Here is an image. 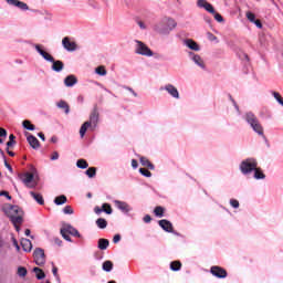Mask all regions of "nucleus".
<instances>
[{
  "label": "nucleus",
  "instance_id": "aec40b11",
  "mask_svg": "<svg viewBox=\"0 0 283 283\" xmlns=\"http://www.w3.org/2000/svg\"><path fill=\"white\" fill-rule=\"evenodd\" d=\"M21 247L23 251H25L27 253H30V251H32V241H30L29 239H22Z\"/></svg>",
  "mask_w": 283,
  "mask_h": 283
},
{
  "label": "nucleus",
  "instance_id": "69168bd1",
  "mask_svg": "<svg viewBox=\"0 0 283 283\" xmlns=\"http://www.w3.org/2000/svg\"><path fill=\"white\" fill-rule=\"evenodd\" d=\"M138 25H139V28H142V30H145V23L138 22Z\"/></svg>",
  "mask_w": 283,
  "mask_h": 283
},
{
  "label": "nucleus",
  "instance_id": "a211bd4d",
  "mask_svg": "<svg viewBox=\"0 0 283 283\" xmlns=\"http://www.w3.org/2000/svg\"><path fill=\"white\" fill-rule=\"evenodd\" d=\"M77 83H78V80L74 75H69L64 80V85L66 87H74V85H76Z\"/></svg>",
  "mask_w": 283,
  "mask_h": 283
},
{
  "label": "nucleus",
  "instance_id": "72a5a7b5",
  "mask_svg": "<svg viewBox=\"0 0 283 283\" xmlns=\"http://www.w3.org/2000/svg\"><path fill=\"white\" fill-rule=\"evenodd\" d=\"M96 226L98 229H107V220L99 218L96 220Z\"/></svg>",
  "mask_w": 283,
  "mask_h": 283
},
{
  "label": "nucleus",
  "instance_id": "de8ad7c7",
  "mask_svg": "<svg viewBox=\"0 0 283 283\" xmlns=\"http://www.w3.org/2000/svg\"><path fill=\"white\" fill-rule=\"evenodd\" d=\"M230 205L233 209H238L240 207V201H238V199H230Z\"/></svg>",
  "mask_w": 283,
  "mask_h": 283
},
{
  "label": "nucleus",
  "instance_id": "0eeeda50",
  "mask_svg": "<svg viewBox=\"0 0 283 283\" xmlns=\"http://www.w3.org/2000/svg\"><path fill=\"white\" fill-rule=\"evenodd\" d=\"M19 178L29 189H34V187H36V181H34V174L32 172L20 174Z\"/></svg>",
  "mask_w": 283,
  "mask_h": 283
},
{
  "label": "nucleus",
  "instance_id": "bb28decb",
  "mask_svg": "<svg viewBox=\"0 0 283 283\" xmlns=\"http://www.w3.org/2000/svg\"><path fill=\"white\" fill-rule=\"evenodd\" d=\"M22 125L24 127V129H28L29 132H34L36 129V126H34V124H32V122L30 120H23Z\"/></svg>",
  "mask_w": 283,
  "mask_h": 283
},
{
  "label": "nucleus",
  "instance_id": "2f4dec72",
  "mask_svg": "<svg viewBox=\"0 0 283 283\" xmlns=\"http://www.w3.org/2000/svg\"><path fill=\"white\" fill-rule=\"evenodd\" d=\"M76 167H78V169H87V167H90V164H87V160L85 159H78L76 161Z\"/></svg>",
  "mask_w": 283,
  "mask_h": 283
},
{
  "label": "nucleus",
  "instance_id": "3c124183",
  "mask_svg": "<svg viewBox=\"0 0 283 283\" xmlns=\"http://www.w3.org/2000/svg\"><path fill=\"white\" fill-rule=\"evenodd\" d=\"M13 247H15L17 251H21V247H19V241L12 238Z\"/></svg>",
  "mask_w": 283,
  "mask_h": 283
},
{
  "label": "nucleus",
  "instance_id": "f704fd0d",
  "mask_svg": "<svg viewBox=\"0 0 283 283\" xmlns=\"http://www.w3.org/2000/svg\"><path fill=\"white\" fill-rule=\"evenodd\" d=\"M192 60L197 65H199V67L205 69V61H202V57H200V55H193Z\"/></svg>",
  "mask_w": 283,
  "mask_h": 283
},
{
  "label": "nucleus",
  "instance_id": "cd10ccee",
  "mask_svg": "<svg viewBox=\"0 0 283 283\" xmlns=\"http://www.w3.org/2000/svg\"><path fill=\"white\" fill-rule=\"evenodd\" d=\"M254 178H255L256 180H264V178H266V175H264V172L262 171V169L255 168V169H254Z\"/></svg>",
  "mask_w": 283,
  "mask_h": 283
},
{
  "label": "nucleus",
  "instance_id": "f03ea898",
  "mask_svg": "<svg viewBox=\"0 0 283 283\" xmlns=\"http://www.w3.org/2000/svg\"><path fill=\"white\" fill-rule=\"evenodd\" d=\"M35 50L36 52H39L41 54V56L45 60L49 61L52 64V70L53 72H62V70L65 67V64L63 63V61L61 60H54V56H52L50 53L45 52L44 50H42L40 44L35 45Z\"/></svg>",
  "mask_w": 283,
  "mask_h": 283
},
{
  "label": "nucleus",
  "instance_id": "603ef678",
  "mask_svg": "<svg viewBox=\"0 0 283 283\" xmlns=\"http://www.w3.org/2000/svg\"><path fill=\"white\" fill-rule=\"evenodd\" d=\"M94 212H95L97 216H101V213H103V208L96 206V207L94 208Z\"/></svg>",
  "mask_w": 283,
  "mask_h": 283
},
{
  "label": "nucleus",
  "instance_id": "ddd939ff",
  "mask_svg": "<svg viewBox=\"0 0 283 283\" xmlns=\"http://www.w3.org/2000/svg\"><path fill=\"white\" fill-rule=\"evenodd\" d=\"M197 6L199 8H205L210 14H216V9L213 8V4L209 3L207 0H198Z\"/></svg>",
  "mask_w": 283,
  "mask_h": 283
},
{
  "label": "nucleus",
  "instance_id": "9d476101",
  "mask_svg": "<svg viewBox=\"0 0 283 283\" xmlns=\"http://www.w3.org/2000/svg\"><path fill=\"white\" fill-rule=\"evenodd\" d=\"M210 273L211 275H213L214 277H219L220 280H224V277L229 275L227 273V270H224V268L218 266V265L211 266Z\"/></svg>",
  "mask_w": 283,
  "mask_h": 283
},
{
  "label": "nucleus",
  "instance_id": "6ab92c4d",
  "mask_svg": "<svg viewBox=\"0 0 283 283\" xmlns=\"http://www.w3.org/2000/svg\"><path fill=\"white\" fill-rule=\"evenodd\" d=\"M166 25H167V29L165 31H161V34H168V32H171V30H174V28H176L177 25L176 20L168 18L166 20Z\"/></svg>",
  "mask_w": 283,
  "mask_h": 283
},
{
  "label": "nucleus",
  "instance_id": "49530a36",
  "mask_svg": "<svg viewBox=\"0 0 283 283\" xmlns=\"http://www.w3.org/2000/svg\"><path fill=\"white\" fill-rule=\"evenodd\" d=\"M212 14H214V19H216V21H218V23L224 22V18H222V14H220V13H218L216 11Z\"/></svg>",
  "mask_w": 283,
  "mask_h": 283
},
{
  "label": "nucleus",
  "instance_id": "412c9836",
  "mask_svg": "<svg viewBox=\"0 0 283 283\" xmlns=\"http://www.w3.org/2000/svg\"><path fill=\"white\" fill-rule=\"evenodd\" d=\"M139 163L143 167H147V169H150L151 171H154L155 166L154 164H151V161L148 160L147 157H140Z\"/></svg>",
  "mask_w": 283,
  "mask_h": 283
},
{
  "label": "nucleus",
  "instance_id": "393cba45",
  "mask_svg": "<svg viewBox=\"0 0 283 283\" xmlns=\"http://www.w3.org/2000/svg\"><path fill=\"white\" fill-rule=\"evenodd\" d=\"M57 107L60 109H64L65 114H70V104H67V102L61 99L59 103H57Z\"/></svg>",
  "mask_w": 283,
  "mask_h": 283
},
{
  "label": "nucleus",
  "instance_id": "052dcab7",
  "mask_svg": "<svg viewBox=\"0 0 283 283\" xmlns=\"http://www.w3.org/2000/svg\"><path fill=\"white\" fill-rule=\"evenodd\" d=\"M38 136L41 138V140L45 142V134L39 133Z\"/></svg>",
  "mask_w": 283,
  "mask_h": 283
},
{
  "label": "nucleus",
  "instance_id": "09e8293b",
  "mask_svg": "<svg viewBox=\"0 0 283 283\" xmlns=\"http://www.w3.org/2000/svg\"><path fill=\"white\" fill-rule=\"evenodd\" d=\"M143 221H144L146 224H149V222H151V216L146 214V216L144 217Z\"/></svg>",
  "mask_w": 283,
  "mask_h": 283
},
{
  "label": "nucleus",
  "instance_id": "a19ab883",
  "mask_svg": "<svg viewBox=\"0 0 283 283\" xmlns=\"http://www.w3.org/2000/svg\"><path fill=\"white\" fill-rule=\"evenodd\" d=\"M139 174H142V176H145V178H151V171L146 168H139Z\"/></svg>",
  "mask_w": 283,
  "mask_h": 283
},
{
  "label": "nucleus",
  "instance_id": "4c0bfd02",
  "mask_svg": "<svg viewBox=\"0 0 283 283\" xmlns=\"http://www.w3.org/2000/svg\"><path fill=\"white\" fill-rule=\"evenodd\" d=\"M102 211H104V213H107L108 216H111V213L113 211L112 206L109 203H103Z\"/></svg>",
  "mask_w": 283,
  "mask_h": 283
},
{
  "label": "nucleus",
  "instance_id": "c756f323",
  "mask_svg": "<svg viewBox=\"0 0 283 283\" xmlns=\"http://www.w3.org/2000/svg\"><path fill=\"white\" fill-rule=\"evenodd\" d=\"M33 273H35L36 280L45 279V272H43L40 268H34Z\"/></svg>",
  "mask_w": 283,
  "mask_h": 283
},
{
  "label": "nucleus",
  "instance_id": "e433bc0d",
  "mask_svg": "<svg viewBox=\"0 0 283 283\" xmlns=\"http://www.w3.org/2000/svg\"><path fill=\"white\" fill-rule=\"evenodd\" d=\"M96 74L99 76H106L107 75V70H105V66H97L95 69Z\"/></svg>",
  "mask_w": 283,
  "mask_h": 283
},
{
  "label": "nucleus",
  "instance_id": "6e6552de",
  "mask_svg": "<svg viewBox=\"0 0 283 283\" xmlns=\"http://www.w3.org/2000/svg\"><path fill=\"white\" fill-rule=\"evenodd\" d=\"M136 54H140L142 56H154V52L151 49H149V46L140 41H136Z\"/></svg>",
  "mask_w": 283,
  "mask_h": 283
},
{
  "label": "nucleus",
  "instance_id": "20e7f679",
  "mask_svg": "<svg viewBox=\"0 0 283 283\" xmlns=\"http://www.w3.org/2000/svg\"><path fill=\"white\" fill-rule=\"evenodd\" d=\"M96 127L98 125V108L95 106L90 115V120L85 122L81 128H80V136L81 138L85 137V134L87 133V129L90 127Z\"/></svg>",
  "mask_w": 283,
  "mask_h": 283
},
{
  "label": "nucleus",
  "instance_id": "13d9d810",
  "mask_svg": "<svg viewBox=\"0 0 283 283\" xmlns=\"http://www.w3.org/2000/svg\"><path fill=\"white\" fill-rule=\"evenodd\" d=\"M253 23H254V25H256V28L262 29V21H260V20H254Z\"/></svg>",
  "mask_w": 283,
  "mask_h": 283
},
{
  "label": "nucleus",
  "instance_id": "79ce46f5",
  "mask_svg": "<svg viewBox=\"0 0 283 283\" xmlns=\"http://www.w3.org/2000/svg\"><path fill=\"white\" fill-rule=\"evenodd\" d=\"M15 138L17 137L13 134H11L9 136V142L7 143V147H12V145H17V140H14Z\"/></svg>",
  "mask_w": 283,
  "mask_h": 283
},
{
  "label": "nucleus",
  "instance_id": "473e14b6",
  "mask_svg": "<svg viewBox=\"0 0 283 283\" xmlns=\"http://www.w3.org/2000/svg\"><path fill=\"white\" fill-rule=\"evenodd\" d=\"M114 269V263L112 261H105L103 263V271H106V273H109Z\"/></svg>",
  "mask_w": 283,
  "mask_h": 283
},
{
  "label": "nucleus",
  "instance_id": "5fc2aeb1",
  "mask_svg": "<svg viewBox=\"0 0 283 283\" xmlns=\"http://www.w3.org/2000/svg\"><path fill=\"white\" fill-rule=\"evenodd\" d=\"M52 273L55 277H59V268L57 266H53L52 269Z\"/></svg>",
  "mask_w": 283,
  "mask_h": 283
},
{
  "label": "nucleus",
  "instance_id": "2eb2a0df",
  "mask_svg": "<svg viewBox=\"0 0 283 283\" xmlns=\"http://www.w3.org/2000/svg\"><path fill=\"white\" fill-rule=\"evenodd\" d=\"M27 140L30 147H32V149H39L41 147V143L38 140V138L34 135H29L27 137Z\"/></svg>",
  "mask_w": 283,
  "mask_h": 283
},
{
  "label": "nucleus",
  "instance_id": "9b49d317",
  "mask_svg": "<svg viewBox=\"0 0 283 283\" xmlns=\"http://www.w3.org/2000/svg\"><path fill=\"white\" fill-rule=\"evenodd\" d=\"M62 45L67 52H74L76 50V42H72L69 36L63 38Z\"/></svg>",
  "mask_w": 283,
  "mask_h": 283
},
{
  "label": "nucleus",
  "instance_id": "39448f33",
  "mask_svg": "<svg viewBox=\"0 0 283 283\" xmlns=\"http://www.w3.org/2000/svg\"><path fill=\"white\" fill-rule=\"evenodd\" d=\"M60 233L62 238L66 240V242H72V238L70 235H73L74 238H81V233L78 232V230L70 224H64L61 228Z\"/></svg>",
  "mask_w": 283,
  "mask_h": 283
},
{
  "label": "nucleus",
  "instance_id": "7c9ffc66",
  "mask_svg": "<svg viewBox=\"0 0 283 283\" xmlns=\"http://www.w3.org/2000/svg\"><path fill=\"white\" fill-rule=\"evenodd\" d=\"M154 213L157 218H163L165 216V209L163 208V206H157L154 209Z\"/></svg>",
  "mask_w": 283,
  "mask_h": 283
},
{
  "label": "nucleus",
  "instance_id": "774afa93",
  "mask_svg": "<svg viewBox=\"0 0 283 283\" xmlns=\"http://www.w3.org/2000/svg\"><path fill=\"white\" fill-rule=\"evenodd\" d=\"M24 233H25V235H30V229H27L25 231H24Z\"/></svg>",
  "mask_w": 283,
  "mask_h": 283
},
{
  "label": "nucleus",
  "instance_id": "c9c22d12",
  "mask_svg": "<svg viewBox=\"0 0 283 283\" xmlns=\"http://www.w3.org/2000/svg\"><path fill=\"white\" fill-rule=\"evenodd\" d=\"M86 176L88 178H94L96 176V167H90L86 171H85Z\"/></svg>",
  "mask_w": 283,
  "mask_h": 283
},
{
  "label": "nucleus",
  "instance_id": "c03bdc74",
  "mask_svg": "<svg viewBox=\"0 0 283 283\" xmlns=\"http://www.w3.org/2000/svg\"><path fill=\"white\" fill-rule=\"evenodd\" d=\"M8 136V130L6 128H0V145L3 144V138Z\"/></svg>",
  "mask_w": 283,
  "mask_h": 283
},
{
  "label": "nucleus",
  "instance_id": "864d4df0",
  "mask_svg": "<svg viewBox=\"0 0 283 283\" xmlns=\"http://www.w3.org/2000/svg\"><path fill=\"white\" fill-rule=\"evenodd\" d=\"M0 196H4L6 198H8V200H12V197L10 196V193L8 191H1Z\"/></svg>",
  "mask_w": 283,
  "mask_h": 283
},
{
  "label": "nucleus",
  "instance_id": "c85d7f7f",
  "mask_svg": "<svg viewBox=\"0 0 283 283\" xmlns=\"http://www.w3.org/2000/svg\"><path fill=\"white\" fill-rule=\"evenodd\" d=\"M180 269H182V262H180V261L170 262V270L171 271H180Z\"/></svg>",
  "mask_w": 283,
  "mask_h": 283
},
{
  "label": "nucleus",
  "instance_id": "5701e85b",
  "mask_svg": "<svg viewBox=\"0 0 283 283\" xmlns=\"http://www.w3.org/2000/svg\"><path fill=\"white\" fill-rule=\"evenodd\" d=\"M186 45L190 49L193 50L195 52H199L200 51V46L198 45V43H196V41L189 39L186 41Z\"/></svg>",
  "mask_w": 283,
  "mask_h": 283
},
{
  "label": "nucleus",
  "instance_id": "bf43d9fd",
  "mask_svg": "<svg viewBox=\"0 0 283 283\" xmlns=\"http://www.w3.org/2000/svg\"><path fill=\"white\" fill-rule=\"evenodd\" d=\"M7 153L9 156L14 157V151L10 150V147L7 146Z\"/></svg>",
  "mask_w": 283,
  "mask_h": 283
},
{
  "label": "nucleus",
  "instance_id": "58836bf2",
  "mask_svg": "<svg viewBox=\"0 0 283 283\" xmlns=\"http://www.w3.org/2000/svg\"><path fill=\"white\" fill-rule=\"evenodd\" d=\"M1 151V155H2V158L4 160V167H7V169L12 174V166L10 164H8V159H6V153H3V150H0Z\"/></svg>",
  "mask_w": 283,
  "mask_h": 283
},
{
  "label": "nucleus",
  "instance_id": "a878e982",
  "mask_svg": "<svg viewBox=\"0 0 283 283\" xmlns=\"http://www.w3.org/2000/svg\"><path fill=\"white\" fill-rule=\"evenodd\" d=\"M65 202H67V197L65 195L57 196L54 199V203L57 206L65 205Z\"/></svg>",
  "mask_w": 283,
  "mask_h": 283
},
{
  "label": "nucleus",
  "instance_id": "b1692460",
  "mask_svg": "<svg viewBox=\"0 0 283 283\" xmlns=\"http://www.w3.org/2000/svg\"><path fill=\"white\" fill-rule=\"evenodd\" d=\"M97 247L101 251H105L107 247H109V240L107 239H99L97 242Z\"/></svg>",
  "mask_w": 283,
  "mask_h": 283
},
{
  "label": "nucleus",
  "instance_id": "f257e3e1",
  "mask_svg": "<svg viewBox=\"0 0 283 283\" xmlns=\"http://www.w3.org/2000/svg\"><path fill=\"white\" fill-rule=\"evenodd\" d=\"M7 216L11 220L15 230L19 231V224H23V209H21L19 206H11L7 210Z\"/></svg>",
  "mask_w": 283,
  "mask_h": 283
},
{
  "label": "nucleus",
  "instance_id": "f3484780",
  "mask_svg": "<svg viewBox=\"0 0 283 283\" xmlns=\"http://www.w3.org/2000/svg\"><path fill=\"white\" fill-rule=\"evenodd\" d=\"M9 6H14L15 8H20V10H29V7L25 2H21L20 0H7Z\"/></svg>",
  "mask_w": 283,
  "mask_h": 283
},
{
  "label": "nucleus",
  "instance_id": "6e6d98bb",
  "mask_svg": "<svg viewBox=\"0 0 283 283\" xmlns=\"http://www.w3.org/2000/svg\"><path fill=\"white\" fill-rule=\"evenodd\" d=\"M133 169H138V161L136 159H132Z\"/></svg>",
  "mask_w": 283,
  "mask_h": 283
},
{
  "label": "nucleus",
  "instance_id": "37998d69",
  "mask_svg": "<svg viewBox=\"0 0 283 283\" xmlns=\"http://www.w3.org/2000/svg\"><path fill=\"white\" fill-rule=\"evenodd\" d=\"M245 17H247L248 21H250L251 23H253L255 21V13H253L251 11H248L245 13Z\"/></svg>",
  "mask_w": 283,
  "mask_h": 283
},
{
  "label": "nucleus",
  "instance_id": "ea45409f",
  "mask_svg": "<svg viewBox=\"0 0 283 283\" xmlns=\"http://www.w3.org/2000/svg\"><path fill=\"white\" fill-rule=\"evenodd\" d=\"M18 275L20 277H25L28 275V270L23 266L18 268Z\"/></svg>",
  "mask_w": 283,
  "mask_h": 283
},
{
  "label": "nucleus",
  "instance_id": "423d86ee",
  "mask_svg": "<svg viewBox=\"0 0 283 283\" xmlns=\"http://www.w3.org/2000/svg\"><path fill=\"white\" fill-rule=\"evenodd\" d=\"M256 167H258V160L253 158H248L240 164V171L244 176H247V174H251L252 171H255Z\"/></svg>",
  "mask_w": 283,
  "mask_h": 283
},
{
  "label": "nucleus",
  "instance_id": "4468645a",
  "mask_svg": "<svg viewBox=\"0 0 283 283\" xmlns=\"http://www.w3.org/2000/svg\"><path fill=\"white\" fill-rule=\"evenodd\" d=\"M115 206L119 211H123V213H129V211H132V208L125 201L115 200Z\"/></svg>",
  "mask_w": 283,
  "mask_h": 283
},
{
  "label": "nucleus",
  "instance_id": "1a4fd4ad",
  "mask_svg": "<svg viewBox=\"0 0 283 283\" xmlns=\"http://www.w3.org/2000/svg\"><path fill=\"white\" fill-rule=\"evenodd\" d=\"M33 258L38 266H43V264H45V251L43 249H35L33 252Z\"/></svg>",
  "mask_w": 283,
  "mask_h": 283
},
{
  "label": "nucleus",
  "instance_id": "dca6fc26",
  "mask_svg": "<svg viewBox=\"0 0 283 283\" xmlns=\"http://www.w3.org/2000/svg\"><path fill=\"white\" fill-rule=\"evenodd\" d=\"M166 92L172 96V98H180V93L178 92V88L176 86L168 84L165 86Z\"/></svg>",
  "mask_w": 283,
  "mask_h": 283
},
{
  "label": "nucleus",
  "instance_id": "8fccbe9b",
  "mask_svg": "<svg viewBox=\"0 0 283 283\" xmlns=\"http://www.w3.org/2000/svg\"><path fill=\"white\" fill-rule=\"evenodd\" d=\"M113 242L114 244H118V242H120V234H115L113 238Z\"/></svg>",
  "mask_w": 283,
  "mask_h": 283
},
{
  "label": "nucleus",
  "instance_id": "a18cd8bd",
  "mask_svg": "<svg viewBox=\"0 0 283 283\" xmlns=\"http://www.w3.org/2000/svg\"><path fill=\"white\" fill-rule=\"evenodd\" d=\"M63 213H65L66 216H72V213H74V209L72 208V206H66L63 209Z\"/></svg>",
  "mask_w": 283,
  "mask_h": 283
},
{
  "label": "nucleus",
  "instance_id": "7ed1b4c3",
  "mask_svg": "<svg viewBox=\"0 0 283 283\" xmlns=\"http://www.w3.org/2000/svg\"><path fill=\"white\" fill-rule=\"evenodd\" d=\"M245 120L250 125V127H252L255 134L262 136L263 138H266V136H264V127H262V124H260V119H258V116H255V114L251 112L247 113Z\"/></svg>",
  "mask_w": 283,
  "mask_h": 283
},
{
  "label": "nucleus",
  "instance_id": "4be33fe9",
  "mask_svg": "<svg viewBox=\"0 0 283 283\" xmlns=\"http://www.w3.org/2000/svg\"><path fill=\"white\" fill-rule=\"evenodd\" d=\"M30 196H32V198L35 200V202H38V205H45V200L43 199V195L31 191Z\"/></svg>",
  "mask_w": 283,
  "mask_h": 283
},
{
  "label": "nucleus",
  "instance_id": "f8f14e48",
  "mask_svg": "<svg viewBox=\"0 0 283 283\" xmlns=\"http://www.w3.org/2000/svg\"><path fill=\"white\" fill-rule=\"evenodd\" d=\"M159 227L167 233H174V224L169 220L163 219L158 221Z\"/></svg>",
  "mask_w": 283,
  "mask_h": 283
},
{
  "label": "nucleus",
  "instance_id": "680f3d73",
  "mask_svg": "<svg viewBox=\"0 0 283 283\" xmlns=\"http://www.w3.org/2000/svg\"><path fill=\"white\" fill-rule=\"evenodd\" d=\"M208 36L210 41H216V35H213V33H208Z\"/></svg>",
  "mask_w": 283,
  "mask_h": 283
},
{
  "label": "nucleus",
  "instance_id": "4d7b16f0",
  "mask_svg": "<svg viewBox=\"0 0 283 283\" xmlns=\"http://www.w3.org/2000/svg\"><path fill=\"white\" fill-rule=\"evenodd\" d=\"M51 160H59V153L54 151L51 156Z\"/></svg>",
  "mask_w": 283,
  "mask_h": 283
},
{
  "label": "nucleus",
  "instance_id": "e2e57ef3",
  "mask_svg": "<svg viewBox=\"0 0 283 283\" xmlns=\"http://www.w3.org/2000/svg\"><path fill=\"white\" fill-rule=\"evenodd\" d=\"M230 101H232L234 107L238 109V104L235 103V99L231 95H229Z\"/></svg>",
  "mask_w": 283,
  "mask_h": 283
},
{
  "label": "nucleus",
  "instance_id": "0e129e2a",
  "mask_svg": "<svg viewBox=\"0 0 283 283\" xmlns=\"http://www.w3.org/2000/svg\"><path fill=\"white\" fill-rule=\"evenodd\" d=\"M59 142V138L56 137V136H53L52 138H51V143H57Z\"/></svg>",
  "mask_w": 283,
  "mask_h": 283
},
{
  "label": "nucleus",
  "instance_id": "338daca9",
  "mask_svg": "<svg viewBox=\"0 0 283 283\" xmlns=\"http://www.w3.org/2000/svg\"><path fill=\"white\" fill-rule=\"evenodd\" d=\"M128 90L132 92L134 96H138V94H136V92H134L132 88L128 87Z\"/></svg>",
  "mask_w": 283,
  "mask_h": 283
}]
</instances>
